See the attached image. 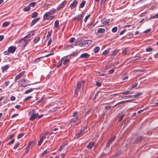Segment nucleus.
<instances>
[{"label": "nucleus", "mask_w": 158, "mask_h": 158, "mask_svg": "<svg viewBox=\"0 0 158 158\" xmlns=\"http://www.w3.org/2000/svg\"><path fill=\"white\" fill-rule=\"evenodd\" d=\"M28 115L30 116L29 119L31 121H33L36 118L38 119H40L42 118L44 115L43 114L39 115L38 113H36L35 110L33 109L29 112Z\"/></svg>", "instance_id": "1"}, {"label": "nucleus", "mask_w": 158, "mask_h": 158, "mask_svg": "<svg viewBox=\"0 0 158 158\" xmlns=\"http://www.w3.org/2000/svg\"><path fill=\"white\" fill-rule=\"evenodd\" d=\"M31 39H27L24 37L23 39L19 41L18 43H20V46L24 48L27 44L31 41Z\"/></svg>", "instance_id": "2"}, {"label": "nucleus", "mask_w": 158, "mask_h": 158, "mask_svg": "<svg viewBox=\"0 0 158 158\" xmlns=\"http://www.w3.org/2000/svg\"><path fill=\"white\" fill-rule=\"evenodd\" d=\"M80 118L79 117H77L75 118H71L69 121V123L71 126H74L80 123Z\"/></svg>", "instance_id": "3"}, {"label": "nucleus", "mask_w": 158, "mask_h": 158, "mask_svg": "<svg viewBox=\"0 0 158 158\" xmlns=\"http://www.w3.org/2000/svg\"><path fill=\"white\" fill-rule=\"evenodd\" d=\"M30 81L28 80L22 79L19 82V83L20 86L24 87L31 85V84L30 83Z\"/></svg>", "instance_id": "4"}, {"label": "nucleus", "mask_w": 158, "mask_h": 158, "mask_svg": "<svg viewBox=\"0 0 158 158\" xmlns=\"http://www.w3.org/2000/svg\"><path fill=\"white\" fill-rule=\"evenodd\" d=\"M54 16H51V14L48 12L46 13L43 16L44 19L45 20H51L54 19Z\"/></svg>", "instance_id": "5"}, {"label": "nucleus", "mask_w": 158, "mask_h": 158, "mask_svg": "<svg viewBox=\"0 0 158 158\" xmlns=\"http://www.w3.org/2000/svg\"><path fill=\"white\" fill-rule=\"evenodd\" d=\"M81 88V83L80 82H77V87L75 90L74 96L75 97H77L78 95L79 91L80 89Z\"/></svg>", "instance_id": "6"}, {"label": "nucleus", "mask_w": 158, "mask_h": 158, "mask_svg": "<svg viewBox=\"0 0 158 158\" xmlns=\"http://www.w3.org/2000/svg\"><path fill=\"white\" fill-rule=\"evenodd\" d=\"M67 2V0H64L59 5L58 7L57 8L56 10H59L60 9L63 8L66 4Z\"/></svg>", "instance_id": "7"}, {"label": "nucleus", "mask_w": 158, "mask_h": 158, "mask_svg": "<svg viewBox=\"0 0 158 158\" xmlns=\"http://www.w3.org/2000/svg\"><path fill=\"white\" fill-rule=\"evenodd\" d=\"M16 49V47L13 46H10L8 48L10 53H14Z\"/></svg>", "instance_id": "8"}, {"label": "nucleus", "mask_w": 158, "mask_h": 158, "mask_svg": "<svg viewBox=\"0 0 158 158\" xmlns=\"http://www.w3.org/2000/svg\"><path fill=\"white\" fill-rule=\"evenodd\" d=\"M25 72L24 71L20 73L19 74L17 75L15 77V81H16L19 80L21 77L23 76L24 75V73Z\"/></svg>", "instance_id": "9"}, {"label": "nucleus", "mask_w": 158, "mask_h": 158, "mask_svg": "<svg viewBox=\"0 0 158 158\" xmlns=\"http://www.w3.org/2000/svg\"><path fill=\"white\" fill-rule=\"evenodd\" d=\"M35 34V31H32L29 32V33L26 36H25V38L28 39V38H30L34 35Z\"/></svg>", "instance_id": "10"}, {"label": "nucleus", "mask_w": 158, "mask_h": 158, "mask_svg": "<svg viewBox=\"0 0 158 158\" xmlns=\"http://www.w3.org/2000/svg\"><path fill=\"white\" fill-rule=\"evenodd\" d=\"M85 132V131L84 129H81L80 132L76 135V137L79 138Z\"/></svg>", "instance_id": "11"}, {"label": "nucleus", "mask_w": 158, "mask_h": 158, "mask_svg": "<svg viewBox=\"0 0 158 158\" xmlns=\"http://www.w3.org/2000/svg\"><path fill=\"white\" fill-rule=\"evenodd\" d=\"M77 2L76 0H74L73 3H72L70 6V7L71 8V9H73L74 7H75L77 4Z\"/></svg>", "instance_id": "12"}, {"label": "nucleus", "mask_w": 158, "mask_h": 158, "mask_svg": "<svg viewBox=\"0 0 158 158\" xmlns=\"http://www.w3.org/2000/svg\"><path fill=\"white\" fill-rule=\"evenodd\" d=\"M9 68V65L6 64L4 66H2L1 67L2 72V73H4V72L6 71Z\"/></svg>", "instance_id": "13"}, {"label": "nucleus", "mask_w": 158, "mask_h": 158, "mask_svg": "<svg viewBox=\"0 0 158 158\" xmlns=\"http://www.w3.org/2000/svg\"><path fill=\"white\" fill-rule=\"evenodd\" d=\"M90 56V55L87 53H85L81 54L80 56V58H87Z\"/></svg>", "instance_id": "14"}, {"label": "nucleus", "mask_w": 158, "mask_h": 158, "mask_svg": "<svg viewBox=\"0 0 158 158\" xmlns=\"http://www.w3.org/2000/svg\"><path fill=\"white\" fill-rule=\"evenodd\" d=\"M32 146V143H29L26 147V152L27 153L29 151L30 148H31Z\"/></svg>", "instance_id": "15"}, {"label": "nucleus", "mask_w": 158, "mask_h": 158, "mask_svg": "<svg viewBox=\"0 0 158 158\" xmlns=\"http://www.w3.org/2000/svg\"><path fill=\"white\" fill-rule=\"evenodd\" d=\"M105 29L103 28H99L97 32V34L98 33L100 34H103L105 32Z\"/></svg>", "instance_id": "16"}, {"label": "nucleus", "mask_w": 158, "mask_h": 158, "mask_svg": "<svg viewBox=\"0 0 158 158\" xmlns=\"http://www.w3.org/2000/svg\"><path fill=\"white\" fill-rule=\"evenodd\" d=\"M40 19V18H38L33 20L31 23V26H32L34 25L36 23L38 22Z\"/></svg>", "instance_id": "17"}, {"label": "nucleus", "mask_w": 158, "mask_h": 158, "mask_svg": "<svg viewBox=\"0 0 158 158\" xmlns=\"http://www.w3.org/2000/svg\"><path fill=\"white\" fill-rule=\"evenodd\" d=\"M68 56H66L62 57L60 60V61L58 63L57 67L59 68L62 64L63 60L64 59L65 57H67Z\"/></svg>", "instance_id": "18"}, {"label": "nucleus", "mask_w": 158, "mask_h": 158, "mask_svg": "<svg viewBox=\"0 0 158 158\" xmlns=\"http://www.w3.org/2000/svg\"><path fill=\"white\" fill-rule=\"evenodd\" d=\"M94 145V142H90L87 145V147L89 149H91Z\"/></svg>", "instance_id": "19"}, {"label": "nucleus", "mask_w": 158, "mask_h": 158, "mask_svg": "<svg viewBox=\"0 0 158 158\" xmlns=\"http://www.w3.org/2000/svg\"><path fill=\"white\" fill-rule=\"evenodd\" d=\"M143 139L142 136H139L134 141V143H138L139 142H140L142 139Z\"/></svg>", "instance_id": "20"}, {"label": "nucleus", "mask_w": 158, "mask_h": 158, "mask_svg": "<svg viewBox=\"0 0 158 158\" xmlns=\"http://www.w3.org/2000/svg\"><path fill=\"white\" fill-rule=\"evenodd\" d=\"M51 133H49L48 132H47L46 133H45L43 136L41 138L43 139V140L45 139L47 136H48L51 134Z\"/></svg>", "instance_id": "21"}, {"label": "nucleus", "mask_w": 158, "mask_h": 158, "mask_svg": "<svg viewBox=\"0 0 158 158\" xmlns=\"http://www.w3.org/2000/svg\"><path fill=\"white\" fill-rule=\"evenodd\" d=\"M70 61L69 59H67L65 58H64V59L63 60V64L64 65H66Z\"/></svg>", "instance_id": "22"}, {"label": "nucleus", "mask_w": 158, "mask_h": 158, "mask_svg": "<svg viewBox=\"0 0 158 158\" xmlns=\"http://www.w3.org/2000/svg\"><path fill=\"white\" fill-rule=\"evenodd\" d=\"M131 93H132L130 91H126L121 93V94L123 95H127L128 94H131Z\"/></svg>", "instance_id": "23"}, {"label": "nucleus", "mask_w": 158, "mask_h": 158, "mask_svg": "<svg viewBox=\"0 0 158 158\" xmlns=\"http://www.w3.org/2000/svg\"><path fill=\"white\" fill-rule=\"evenodd\" d=\"M110 19H107L105 21H103V20L101 21L102 22V23L104 24H107L110 23Z\"/></svg>", "instance_id": "24"}, {"label": "nucleus", "mask_w": 158, "mask_h": 158, "mask_svg": "<svg viewBox=\"0 0 158 158\" xmlns=\"http://www.w3.org/2000/svg\"><path fill=\"white\" fill-rule=\"evenodd\" d=\"M84 17L83 14V13L80 15H79L77 16V20L78 21L81 20Z\"/></svg>", "instance_id": "25"}, {"label": "nucleus", "mask_w": 158, "mask_h": 158, "mask_svg": "<svg viewBox=\"0 0 158 158\" xmlns=\"http://www.w3.org/2000/svg\"><path fill=\"white\" fill-rule=\"evenodd\" d=\"M38 15V14L37 12H33L31 14V18H35Z\"/></svg>", "instance_id": "26"}, {"label": "nucleus", "mask_w": 158, "mask_h": 158, "mask_svg": "<svg viewBox=\"0 0 158 158\" xmlns=\"http://www.w3.org/2000/svg\"><path fill=\"white\" fill-rule=\"evenodd\" d=\"M118 50H115L114 51H112L110 54L111 56H115L118 53Z\"/></svg>", "instance_id": "27"}, {"label": "nucleus", "mask_w": 158, "mask_h": 158, "mask_svg": "<svg viewBox=\"0 0 158 158\" xmlns=\"http://www.w3.org/2000/svg\"><path fill=\"white\" fill-rule=\"evenodd\" d=\"M99 50H100V48L98 46L96 47H95L94 49V53H97L98 52Z\"/></svg>", "instance_id": "28"}, {"label": "nucleus", "mask_w": 158, "mask_h": 158, "mask_svg": "<svg viewBox=\"0 0 158 158\" xmlns=\"http://www.w3.org/2000/svg\"><path fill=\"white\" fill-rule=\"evenodd\" d=\"M35 4H36L35 2H32L30 3H29V4L28 5V6H29L30 7H34L35 6Z\"/></svg>", "instance_id": "29"}, {"label": "nucleus", "mask_w": 158, "mask_h": 158, "mask_svg": "<svg viewBox=\"0 0 158 158\" xmlns=\"http://www.w3.org/2000/svg\"><path fill=\"white\" fill-rule=\"evenodd\" d=\"M85 1H83L81 3L79 6V7L80 8H83L85 5Z\"/></svg>", "instance_id": "30"}, {"label": "nucleus", "mask_w": 158, "mask_h": 158, "mask_svg": "<svg viewBox=\"0 0 158 158\" xmlns=\"http://www.w3.org/2000/svg\"><path fill=\"white\" fill-rule=\"evenodd\" d=\"M30 8L29 6L28 5V6H27L26 7H24L23 10L24 11L26 12L30 10Z\"/></svg>", "instance_id": "31"}, {"label": "nucleus", "mask_w": 158, "mask_h": 158, "mask_svg": "<svg viewBox=\"0 0 158 158\" xmlns=\"http://www.w3.org/2000/svg\"><path fill=\"white\" fill-rule=\"evenodd\" d=\"M56 12V10L55 9H52V10H50V11L49 12H48L51 15H52L55 13Z\"/></svg>", "instance_id": "32"}, {"label": "nucleus", "mask_w": 158, "mask_h": 158, "mask_svg": "<svg viewBox=\"0 0 158 158\" xmlns=\"http://www.w3.org/2000/svg\"><path fill=\"white\" fill-rule=\"evenodd\" d=\"M115 139V136H114L113 138L109 139L108 142H109L110 144Z\"/></svg>", "instance_id": "33"}, {"label": "nucleus", "mask_w": 158, "mask_h": 158, "mask_svg": "<svg viewBox=\"0 0 158 158\" xmlns=\"http://www.w3.org/2000/svg\"><path fill=\"white\" fill-rule=\"evenodd\" d=\"M142 94V93H137L136 94L134 95V98H138Z\"/></svg>", "instance_id": "34"}, {"label": "nucleus", "mask_w": 158, "mask_h": 158, "mask_svg": "<svg viewBox=\"0 0 158 158\" xmlns=\"http://www.w3.org/2000/svg\"><path fill=\"white\" fill-rule=\"evenodd\" d=\"M10 24V23L8 22H6L4 23L2 25V27H5L8 26Z\"/></svg>", "instance_id": "35"}, {"label": "nucleus", "mask_w": 158, "mask_h": 158, "mask_svg": "<svg viewBox=\"0 0 158 158\" xmlns=\"http://www.w3.org/2000/svg\"><path fill=\"white\" fill-rule=\"evenodd\" d=\"M128 49L127 48H125L122 51V53L123 55H125L127 54V52H128Z\"/></svg>", "instance_id": "36"}, {"label": "nucleus", "mask_w": 158, "mask_h": 158, "mask_svg": "<svg viewBox=\"0 0 158 158\" xmlns=\"http://www.w3.org/2000/svg\"><path fill=\"white\" fill-rule=\"evenodd\" d=\"M59 22L58 20H56L54 23V26L56 28H57L58 27Z\"/></svg>", "instance_id": "37"}, {"label": "nucleus", "mask_w": 158, "mask_h": 158, "mask_svg": "<svg viewBox=\"0 0 158 158\" xmlns=\"http://www.w3.org/2000/svg\"><path fill=\"white\" fill-rule=\"evenodd\" d=\"M152 16H151L149 18H146L144 19V20L145 21H148L149 20L153 19Z\"/></svg>", "instance_id": "38"}, {"label": "nucleus", "mask_w": 158, "mask_h": 158, "mask_svg": "<svg viewBox=\"0 0 158 158\" xmlns=\"http://www.w3.org/2000/svg\"><path fill=\"white\" fill-rule=\"evenodd\" d=\"M43 139H42L41 137L40 138V140H39L38 142V145L39 146H40L42 143H43Z\"/></svg>", "instance_id": "39"}, {"label": "nucleus", "mask_w": 158, "mask_h": 158, "mask_svg": "<svg viewBox=\"0 0 158 158\" xmlns=\"http://www.w3.org/2000/svg\"><path fill=\"white\" fill-rule=\"evenodd\" d=\"M40 39V37H37L34 40V43H36Z\"/></svg>", "instance_id": "40"}, {"label": "nucleus", "mask_w": 158, "mask_h": 158, "mask_svg": "<svg viewBox=\"0 0 158 158\" xmlns=\"http://www.w3.org/2000/svg\"><path fill=\"white\" fill-rule=\"evenodd\" d=\"M78 115V112L77 111H75L74 112L73 114V117L74 118H75Z\"/></svg>", "instance_id": "41"}, {"label": "nucleus", "mask_w": 158, "mask_h": 158, "mask_svg": "<svg viewBox=\"0 0 158 158\" xmlns=\"http://www.w3.org/2000/svg\"><path fill=\"white\" fill-rule=\"evenodd\" d=\"M42 58V57H40L37 58L34 61V63L35 64L37 63L38 62L40 61V60Z\"/></svg>", "instance_id": "42"}, {"label": "nucleus", "mask_w": 158, "mask_h": 158, "mask_svg": "<svg viewBox=\"0 0 158 158\" xmlns=\"http://www.w3.org/2000/svg\"><path fill=\"white\" fill-rule=\"evenodd\" d=\"M109 53V51L107 50H106L102 52V54L104 55H107Z\"/></svg>", "instance_id": "43"}, {"label": "nucleus", "mask_w": 158, "mask_h": 158, "mask_svg": "<svg viewBox=\"0 0 158 158\" xmlns=\"http://www.w3.org/2000/svg\"><path fill=\"white\" fill-rule=\"evenodd\" d=\"M118 29V28L117 27H113L112 29V31L113 32H116Z\"/></svg>", "instance_id": "44"}, {"label": "nucleus", "mask_w": 158, "mask_h": 158, "mask_svg": "<svg viewBox=\"0 0 158 158\" xmlns=\"http://www.w3.org/2000/svg\"><path fill=\"white\" fill-rule=\"evenodd\" d=\"M152 50V48L150 47H148L146 49V51L147 52H151Z\"/></svg>", "instance_id": "45"}, {"label": "nucleus", "mask_w": 158, "mask_h": 158, "mask_svg": "<svg viewBox=\"0 0 158 158\" xmlns=\"http://www.w3.org/2000/svg\"><path fill=\"white\" fill-rule=\"evenodd\" d=\"M102 83L101 82H98V81L95 82V85L98 87H100L101 86Z\"/></svg>", "instance_id": "46"}, {"label": "nucleus", "mask_w": 158, "mask_h": 158, "mask_svg": "<svg viewBox=\"0 0 158 158\" xmlns=\"http://www.w3.org/2000/svg\"><path fill=\"white\" fill-rule=\"evenodd\" d=\"M49 153V152L47 150L44 151L42 154V156H44L46 154H48Z\"/></svg>", "instance_id": "47"}, {"label": "nucleus", "mask_w": 158, "mask_h": 158, "mask_svg": "<svg viewBox=\"0 0 158 158\" xmlns=\"http://www.w3.org/2000/svg\"><path fill=\"white\" fill-rule=\"evenodd\" d=\"M33 91V89H29L28 90H27L25 92V94H28L31 92Z\"/></svg>", "instance_id": "48"}, {"label": "nucleus", "mask_w": 158, "mask_h": 158, "mask_svg": "<svg viewBox=\"0 0 158 158\" xmlns=\"http://www.w3.org/2000/svg\"><path fill=\"white\" fill-rule=\"evenodd\" d=\"M24 135V134L23 133H21L19 134L17 137V139H19L21 138Z\"/></svg>", "instance_id": "49"}, {"label": "nucleus", "mask_w": 158, "mask_h": 158, "mask_svg": "<svg viewBox=\"0 0 158 158\" xmlns=\"http://www.w3.org/2000/svg\"><path fill=\"white\" fill-rule=\"evenodd\" d=\"M20 145V143L19 142H18L15 145L14 148V149H16L19 146V145Z\"/></svg>", "instance_id": "50"}, {"label": "nucleus", "mask_w": 158, "mask_h": 158, "mask_svg": "<svg viewBox=\"0 0 158 158\" xmlns=\"http://www.w3.org/2000/svg\"><path fill=\"white\" fill-rule=\"evenodd\" d=\"M64 148V145H61L60 147L59 148L58 150V151L59 152H60Z\"/></svg>", "instance_id": "51"}, {"label": "nucleus", "mask_w": 158, "mask_h": 158, "mask_svg": "<svg viewBox=\"0 0 158 158\" xmlns=\"http://www.w3.org/2000/svg\"><path fill=\"white\" fill-rule=\"evenodd\" d=\"M4 53L5 55H8L10 53L8 49L7 51H5L4 52Z\"/></svg>", "instance_id": "52"}, {"label": "nucleus", "mask_w": 158, "mask_h": 158, "mask_svg": "<svg viewBox=\"0 0 158 158\" xmlns=\"http://www.w3.org/2000/svg\"><path fill=\"white\" fill-rule=\"evenodd\" d=\"M32 98V96H29L26 98H25L24 100L25 101H28V100H29L31 98Z\"/></svg>", "instance_id": "53"}, {"label": "nucleus", "mask_w": 158, "mask_h": 158, "mask_svg": "<svg viewBox=\"0 0 158 158\" xmlns=\"http://www.w3.org/2000/svg\"><path fill=\"white\" fill-rule=\"evenodd\" d=\"M15 141V139H13L11 141H10L8 143V145H10L14 143Z\"/></svg>", "instance_id": "54"}, {"label": "nucleus", "mask_w": 158, "mask_h": 158, "mask_svg": "<svg viewBox=\"0 0 158 158\" xmlns=\"http://www.w3.org/2000/svg\"><path fill=\"white\" fill-rule=\"evenodd\" d=\"M52 31H48V34L47 36V37H48L52 35Z\"/></svg>", "instance_id": "55"}, {"label": "nucleus", "mask_w": 158, "mask_h": 158, "mask_svg": "<svg viewBox=\"0 0 158 158\" xmlns=\"http://www.w3.org/2000/svg\"><path fill=\"white\" fill-rule=\"evenodd\" d=\"M126 30L125 29H124L123 31H121L119 33L120 35H122L126 31Z\"/></svg>", "instance_id": "56"}, {"label": "nucleus", "mask_w": 158, "mask_h": 158, "mask_svg": "<svg viewBox=\"0 0 158 158\" xmlns=\"http://www.w3.org/2000/svg\"><path fill=\"white\" fill-rule=\"evenodd\" d=\"M123 116H124L123 115L120 116L119 119L118 120V121L119 122H121L122 120L123 119Z\"/></svg>", "instance_id": "57"}, {"label": "nucleus", "mask_w": 158, "mask_h": 158, "mask_svg": "<svg viewBox=\"0 0 158 158\" xmlns=\"http://www.w3.org/2000/svg\"><path fill=\"white\" fill-rule=\"evenodd\" d=\"M75 40V39L74 37L71 38L69 40V42L70 43H73L74 42Z\"/></svg>", "instance_id": "58"}, {"label": "nucleus", "mask_w": 158, "mask_h": 158, "mask_svg": "<svg viewBox=\"0 0 158 158\" xmlns=\"http://www.w3.org/2000/svg\"><path fill=\"white\" fill-rule=\"evenodd\" d=\"M90 15H87L85 16V19H84V21L85 22H87V19L89 18V17H90Z\"/></svg>", "instance_id": "59"}, {"label": "nucleus", "mask_w": 158, "mask_h": 158, "mask_svg": "<svg viewBox=\"0 0 158 158\" xmlns=\"http://www.w3.org/2000/svg\"><path fill=\"white\" fill-rule=\"evenodd\" d=\"M126 98H134V96L133 95H129L127 96H126L124 97Z\"/></svg>", "instance_id": "60"}, {"label": "nucleus", "mask_w": 158, "mask_h": 158, "mask_svg": "<svg viewBox=\"0 0 158 158\" xmlns=\"http://www.w3.org/2000/svg\"><path fill=\"white\" fill-rule=\"evenodd\" d=\"M114 72V69H112L108 71V74H112Z\"/></svg>", "instance_id": "61"}, {"label": "nucleus", "mask_w": 158, "mask_h": 158, "mask_svg": "<svg viewBox=\"0 0 158 158\" xmlns=\"http://www.w3.org/2000/svg\"><path fill=\"white\" fill-rule=\"evenodd\" d=\"M16 99V98L14 96H11L10 98V100L11 101H14Z\"/></svg>", "instance_id": "62"}, {"label": "nucleus", "mask_w": 158, "mask_h": 158, "mask_svg": "<svg viewBox=\"0 0 158 158\" xmlns=\"http://www.w3.org/2000/svg\"><path fill=\"white\" fill-rule=\"evenodd\" d=\"M65 155L64 153L61 154L59 155V157H60V158H64L65 156Z\"/></svg>", "instance_id": "63"}, {"label": "nucleus", "mask_w": 158, "mask_h": 158, "mask_svg": "<svg viewBox=\"0 0 158 158\" xmlns=\"http://www.w3.org/2000/svg\"><path fill=\"white\" fill-rule=\"evenodd\" d=\"M147 14V12L146 11L144 12L143 13H142L140 15V16L141 17H144Z\"/></svg>", "instance_id": "64"}]
</instances>
